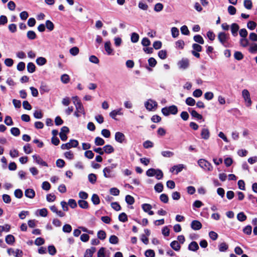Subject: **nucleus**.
<instances>
[{
	"label": "nucleus",
	"instance_id": "nucleus-25",
	"mask_svg": "<svg viewBox=\"0 0 257 257\" xmlns=\"http://www.w3.org/2000/svg\"><path fill=\"white\" fill-rule=\"evenodd\" d=\"M104 153L106 154H110L114 152V148L110 145H106L103 148Z\"/></svg>",
	"mask_w": 257,
	"mask_h": 257
},
{
	"label": "nucleus",
	"instance_id": "nucleus-26",
	"mask_svg": "<svg viewBox=\"0 0 257 257\" xmlns=\"http://www.w3.org/2000/svg\"><path fill=\"white\" fill-rule=\"evenodd\" d=\"M78 205L79 207L83 209H87L88 208L89 205L88 203L86 201L84 200H79L78 201Z\"/></svg>",
	"mask_w": 257,
	"mask_h": 257
},
{
	"label": "nucleus",
	"instance_id": "nucleus-31",
	"mask_svg": "<svg viewBox=\"0 0 257 257\" xmlns=\"http://www.w3.org/2000/svg\"><path fill=\"white\" fill-rule=\"evenodd\" d=\"M164 186L162 183H158L156 184L154 187V189L156 192L160 193L163 190Z\"/></svg>",
	"mask_w": 257,
	"mask_h": 257
},
{
	"label": "nucleus",
	"instance_id": "nucleus-21",
	"mask_svg": "<svg viewBox=\"0 0 257 257\" xmlns=\"http://www.w3.org/2000/svg\"><path fill=\"white\" fill-rule=\"evenodd\" d=\"M199 248L198 243L196 241H192L188 246V249L195 251Z\"/></svg>",
	"mask_w": 257,
	"mask_h": 257
},
{
	"label": "nucleus",
	"instance_id": "nucleus-9",
	"mask_svg": "<svg viewBox=\"0 0 257 257\" xmlns=\"http://www.w3.org/2000/svg\"><path fill=\"white\" fill-rule=\"evenodd\" d=\"M177 65L179 69L183 70L186 69L189 65V60L187 58H183L178 62Z\"/></svg>",
	"mask_w": 257,
	"mask_h": 257
},
{
	"label": "nucleus",
	"instance_id": "nucleus-33",
	"mask_svg": "<svg viewBox=\"0 0 257 257\" xmlns=\"http://www.w3.org/2000/svg\"><path fill=\"white\" fill-rule=\"evenodd\" d=\"M36 69V67L35 64L32 62H29L27 65V70L28 71L31 73L35 72Z\"/></svg>",
	"mask_w": 257,
	"mask_h": 257
},
{
	"label": "nucleus",
	"instance_id": "nucleus-32",
	"mask_svg": "<svg viewBox=\"0 0 257 257\" xmlns=\"http://www.w3.org/2000/svg\"><path fill=\"white\" fill-rule=\"evenodd\" d=\"M88 179L89 181L92 184H94L97 179L96 175L94 174L91 173L88 175Z\"/></svg>",
	"mask_w": 257,
	"mask_h": 257
},
{
	"label": "nucleus",
	"instance_id": "nucleus-15",
	"mask_svg": "<svg viewBox=\"0 0 257 257\" xmlns=\"http://www.w3.org/2000/svg\"><path fill=\"white\" fill-rule=\"evenodd\" d=\"M75 106L76 111L84 115L85 114L84 107L81 101H78L77 103L75 102Z\"/></svg>",
	"mask_w": 257,
	"mask_h": 257
},
{
	"label": "nucleus",
	"instance_id": "nucleus-30",
	"mask_svg": "<svg viewBox=\"0 0 257 257\" xmlns=\"http://www.w3.org/2000/svg\"><path fill=\"white\" fill-rule=\"evenodd\" d=\"M47 62L46 59L44 57H40L36 59V63L39 66H43Z\"/></svg>",
	"mask_w": 257,
	"mask_h": 257
},
{
	"label": "nucleus",
	"instance_id": "nucleus-54",
	"mask_svg": "<svg viewBox=\"0 0 257 257\" xmlns=\"http://www.w3.org/2000/svg\"><path fill=\"white\" fill-rule=\"evenodd\" d=\"M63 231L65 233H70L72 231V227L70 224H66L63 226Z\"/></svg>",
	"mask_w": 257,
	"mask_h": 257
},
{
	"label": "nucleus",
	"instance_id": "nucleus-57",
	"mask_svg": "<svg viewBox=\"0 0 257 257\" xmlns=\"http://www.w3.org/2000/svg\"><path fill=\"white\" fill-rule=\"evenodd\" d=\"M171 34L173 38H176L179 35V30L176 27H173L171 29Z\"/></svg>",
	"mask_w": 257,
	"mask_h": 257
},
{
	"label": "nucleus",
	"instance_id": "nucleus-62",
	"mask_svg": "<svg viewBox=\"0 0 257 257\" xmlns=\"http://www.w3.org/2000/svg\"><path fill=\"white\" fill-rule=\"evenodd\" d=\"M158 56L161 59H165L167 58V51L164 50L159 51L158 52Z\"/></svg>",
	"mask_w": 257,
	"mask_h": 257
},
{
	"label": "nucleus",
	"instance_id": "nucleus-17",
	"mask_svg": "<svg viewBox=\"0 0 257 257\" xmlns=\"http://www.w3.org/2000/svg\"><path fill=\"white\" fill-rule=\"evenodd\" d=\"M239 28L238 25L236 23H233L231 25V32L233 36L236 37L237 35V32Z\"/></svg>",
	"mask_w": 257,
	"mask_h": 257
},
{
	"label": "nucleus",
	"instance_id": "nucleus-19",
	"mask_svg": "<svg viewBox=\"0 0 257 257\" xmlns=\"http://www.w3.org/2000/svg\"><path fill=\"white\" fill-rule=\"evenodd\" d=\"M201 136L204 140H208L210 137V133L208 128H203L201 133Z\"/></svg>",
	"mask_w": 257,
	"mask_h": 257
},
{
	"label": "nucleus",
	"instance_id": "nucleus-40",
	"mask_svg": "<svg viewBox=\"0 0 257 257\" xmlns=\"http://www.w3.org/2000/svg\"><path fill=\"white\" fill-rule=\"evenodd\" d=\"M244 7L247 10L251 9L252 4L251 0H244L243 2Z\"/></svg>",
	"mask_w": 257,
	"mask_h": 257
},
{
	"label": "nucleus",
	"instance_id": "nucleus-41",
	"mask_svg": "<svg viewBox=\"0 0 257 257\" xmlns=\"http://www.w3.org/2000/svg\"><path fill=\"white\" fill-rule=\"evenodd\" d=\"M118 219L122 222H126L127 221V215L124 212L120 213L118 216Z\"/></svg>",
	"mask_w": 257,
	"mask_h": 257
},
{
	"label": "nucleus",
	"instance_id": "nucleus-24",
	"mask_svg": "<svg viewBox=\"0 0 257 257\" xmlns=\"http://www.w3.org/2000/svg\"><path fill=\"white\" fill-rule=\"evenodd\" d=\"M171 247L175 251H179L180 249L181 246L177 240H174L170 243Z\"/></svg>",
	"mask_w": 257,
	"mask_h": 257
},
{
	"label": "nucleus",
	"instance_id": "nucleus-8",
	"mask_svg": "<svg viewBox=\"0 0 257 257\" xmlns=\"http://www.w3.org/2000/svg\"><path fill=\"white\" fill-rule=\"evenodd\" d=\"M7 252L9 255H14L16 257H22L23 255V251L19 249L15 250L14 249L10 248L8 249Z\"/></svg>",
	"mask_w": 257,
	"mask_h": 257
},
{
	"label": "nucleus",
	"instance_id": "nucleus-28",
	"mask_svg": "<svg viewBox=\"0 0 257 257\" xmlns=\"http://www.w3.org/2000/svg\"><path fill=\"white\" fill-rule=\"evenodd\" d=\"M228 245L225 242H222L218 245L219 250L220 252H224L227 250Z\"/></svg>",
	"mask_w": 257,
	"mask_h": 257
},
{
	"label": "nucleus",
	"instance_id": "nucleus-47",
	"mask_svg": "<svg viewBox=\"0 0 257 257\" xmlns=\"http://www.w3.org/2000/svg\"><path fill=\"white\" fill-rule=\"evenodd\" d=\"M131 41L133 43H137L139 39V35L136 33H133L131 37Z\"/></svg>",
	"mask_w": 257,
	"mask_h": 257
},
{
	"label": "nucleus",
	"instance_id": "nucleus-16",
	"mask_svg": "<svg viewBox=\"0 0 257 257\" xmlns=\"http://www.w3.org/2000/svg\"><path fill=\"white\" fill-rule=\"evenodd\" d=\"M25 195L28 198L32 199L35 196V192L32 189H27L25 191Z\"/></svg>",
	"mask_w": 257,
	"mask_h": 257
},
{
	"label": "nucleus",
	"instance_id": "nucleus-45",
	"mask_svg": "<svg viewBox=\"0 0 257 257\" xmlns=\"http://www.w3.org/2000/svg\"><path fill=\"white\" fill-rule=\"evenodd\" d=\"M246 216L242 212H239L237 215V219L241 222L245 221L246 219Z\"/></svg>",
	"mask_w": 257,
	"mask_h": 257
},
{
	"label": "nucleus",
	"instance_id": "nucleus-12",
	"mask_svg": "<svg viewBox=\"0 0 257 257\" xmlns=\"http://www.w3.org/2000/svg\"><path fill=\"white\" fill-rule=\"evenodd\" d=\"M125 137L124 135L119 132H117L115 133V140L119 143H122L124 140H125Z\"/></svg>",
	"mask_w": 257,
	"mask_h": 257
},
{
	"label": "nucleus",
	"instance_id": "nucleus-56",
	"mask_svg": "<svg viewBox=\"0 0 257 257\" xmlns=\"http://www.w3.org/2000/svg\"><path fill=\"white\" fill-rule=\"evenodd\" d=\"M251 231H252V227L249 225L246 226L243 229V232H244V233H245L247 235L251 234Z\"/></svg>",
	"mask_w": 257,
	"mask_h": 257
},
{
	"label": "nucleus",
	"instance_id": "nucleus-6",
	"mask_svg": "<svg viewBox=\"0 0 257 257\" xmlns=\"http://www.w3.org/2000/svg\"><path fill=\"white\" fill-rule=\"evenodd\" d=\"M78 141L76 140H70L69 142L61 145V148L62 150H68L71 148H76L78 146Z\"/></svg>",
	"mask_w": 257,
	"mask_h": 257
},
{
	"label": "nucleus",
	"instance_id": "nucleus-3",
	"mask_svg": "<svg viewBox=\"0 0 257 257\" xmlns=\"http://www.w3.org/2000/svg\"><path fill=\"white\" fill-rule=\"evenodd\" d=\"M161 111L163 115L167 116L169 115L170 114L175 115L178 113V108L175 105H172L169 107H163Z\"/></svg>",
	"mask_w": 257,
	"mask_h": 257
},
{
	"label": "nucleus",
	"instance_id": "nucleus-29",
	"mask_svg": "<svg viewBox=\"0 0 257 257\" xmlns=\"http://www.w3.org/2000/svg\"><path fill=\"white\" fill-rule=\"evenodd\" d=\"M40 90L41 93L43 94L44 92H48L49 91V88L46 84L42 83L41 85Z\"/></svg>",
	"mask_w": 257,
	"mask_h": 257
},
{
	"label": "nucleus",
	"instance_id": "nucleus-34",
	"mask_svg": "<svg viewBox=\"0 0 257 257\" xmlns=\"http://www.w3.org/2000/svg\"><path fill=\"white\" fill-rule=\"evenodd\" d=\"M91 201L94 205H98L100 203V199L98 196L96 194H93L91 197Z\"/></svg>",
	"mask_w": 257,
	"mask_h": 257
},
{
	"label": "nucleus",
	"instance_id": "nucleus-42",
	"mask_svg": "<svg viewBox=\"0 0 257 257\" xmlns=\"http://www.w3.org/2000/svg\"><path fill=\"white\" fill-rule=\"evenodd\" d=\"M162 155L166 158H171L174 155V153L169 151H164L161 152Z\"/></svg>",
	"mask_w": 257,
	"mask_h": 257
},
{
	"label": "nucleus",
	"instance_id": "nucleus-51",
	"mask_svg": "<svg viewBox=\"0 0 257 257\" xmlns=\"http://www.w3.org/2000/svg\"><path fill=\"white\" fill-rule=\"evenodd\" d=\"M234 57L237 60H241L243 58V55L239 51H235L234 54Z\"/></svg>",
	"mask_w": 257,
	"mask_h": 257
},
{
	"label": "nucleus",
	"instance_id": "nucleus-63",
	"mask_svg": "<svg viewBox=\"0 0 257 257\" xmlns=\"http://www.w3.org/2000/svg\"><path fill=\"white\" fill-rule=\"evenodd\" d=\"M24 151L26 154H29L32 152V149L29 144H27L24 146Z\"/></svg>",
	"mask_w": 257,
	"mask_h": 257
},
{
	"label": "nucleus",
	"instance_id": "nucleus-36",
	"mask_svg": "<svg viewBox=\"0 0 257 257\" xmlns=\"http://www.w3.org/2000/svg\"><path fill=\"white\" fill-rule=\"evenodd\" d=\"M142 208L144 212L148 213L150 210L152 209V206L151 204L148 203H144L142 205Z\"/></svg>",
	"mask_w": 257,
	"mask_h": 257
},
{
	"label": "nucleus",
	"instance_id": "nucleus-20",
	"mask_svg": "<svg viewBox=\"0 0 257 257\" xmlns=\"http://www.w3.org/2000/svg\"><path fill=\"white\" fill-rule=\"evenodd\" d=\"M104 49L108 55H111L113 50L111 47V43L110 41H107L104 44Z\"/></svg>",
	"mask_w": 257,
	"mask_h": 257
},
{
	"label": "nucleus",
	"instance_id": "nucleus-58",
	"mask_svg": "<svg viewBox=\"0 0 257 257\" xmlns=\"http://www.w3.org/2000/svg\"><path fill=\"white\" fill-rule=\"evenodd\" d=\"M248 50L250 53L252 54L257 53V44L255 43L251 44Z\"/></svg>",
	"mask_w": 257,
	"mask_h": 257
},
{
	"label": "nucleus",
	"instance_id": "nucleus-11",
	"mask_svg": "<svg viewBox=\"0 0 257 257\" xmlns=\"http://www.w3.org/2000/svg\"><path fill=\"white\" fill-rule=\"evenodd\" d=\"M33 158L37 164L43 166H48L47 163L46 162L44 161L39 156L37 155H34L33 156Z\"/></svg>",
	"mask_w": 257,
	"mask_h": 257
},
{
	"label": "nucleus",
	"instance_id": "nucleus-61",
	"mask_svg": "<svg viewBox=\"0 0 257 257\" xmlns=\"http://www.w3.org/2000/svg\"><path fill=\"white\" fill-rule=\"evenodd\" d=\"M184 42L179 40L176 42V47L179 49H183L184 46Z\"/></svg>",
	"mask_w": 257,
	"mask_h": 257
},
{
	"label": "nucleus",
	"instance_id": "nucleus-35",
	"mask_svg": "<svg viewBox=\"0 0 257 257\" xmlns=\"http://www.w3.org/2000/svg\"><path fill=\"white\" fill-rule=\"evenodd\" d=\"M239 44L242 47H246L249 45V41L246 38H241L239 41Z\"/></svg>",
	"mask_w": 257,
	"mask_h": 257
},
{
	"label": "nucleus",
	"instance_id": "nucleus-44",
	"mask_svg": "<svg viewBox=\"0 0 257 257\" xmlns=\"http://www.w3.org/2000/svg\"><path fill=\"white\" fill-rule=\"evenodd\" d=\"M48 250L49 253L51 255H55L57 252L56 249L53 245L48 246Z\"/></svg>",
	"mask_w": 257,
	"mask_h": 257
},
{
	"label": "nucleus",
	"instance_id": "nucleus-49",
	"mask_svg": "<svg viewBox=\"0 0 257 257\" xmlns=\"http://www.w3.org/2000/svg\"><path fill=\"white\" fill-rule=\"evenodd\" d=\"M97 237L100 240H104L106 238V233L104 231L101 230L97 232Z\"/></svg>",
	"mask_w": 257,
	"mask_h": 257
},
{
	"label": "nucleus",
	"instance_id": "nucleus-10",
	"mask_svg": "<svg viewBox=\"0 0 257 257\" xmlns=\"http://www.w3.org/2000/svg\"><path fill=\"white\" fill-rule=\"evenodd\" d=\"M184 168L185 166L183 164H179L173 166L171 168L170 171L172 173L175 172V174H177L179 172H181Z\"/></svg>",
	"mask_w": 257,
	"mask_h": 257
},
{
	"label": "nucleus",
	"instance_id": "nucleus-1",
	"mask_svg": "<svg viewBox=\"0 0 257 257\" xmlns=\"http://www.w3.org/2000/svg\"><path fill=\"white\" fill-rule=\"evenodd\" d=\"M116 167V164H112L110 166L104 168L103 170V176L105 178H110L115 177L113 169Z\"/></svg>",
	"mask_w": 257,
	"mask_h": 257
},
{
	"label": "nucleus",
	"instance_id": "nucleus-52",
	"mask_svg": "<svg viewBox=\"0 0 257 257\" xmlns=\"http://www.w3.org/2000/svg\"><path fill=\"white\" fill-rule=\"evenodd\" d=\"M157 169L151 168L148 169L146 172V175L148 177H153L155 175V174L156 173Z\"/></svg>",
	"mask_w": 257,
	"mask_h": 257
},
{
	"label": "nucleus",
	"instance_id": "nucleus-48",
	"mask_svg": "<svg viewBox=\"0 0 257 257\" xmlns=\"http://www.w3.org/2000/svg\"><path fill=\"white\" fill-rule=\"evenodd\" d=\"M125 200L126 202L130 205H132L135 202L134 197L130 195H127L125 196Z\"/></svg>",
	"mask_w": 257,
	"mask_h": 257
},
{
	"label": "nucleus",
	"instance_id": "nucleus-59",
	"mask_svg": "<svg viewBox=\"0 0 257 257\" xmlns=\"http://www.w3.org/2000/svg\"><path fill=\"white\" fill-rule=\"evenodd\" d=\"M145 255L146 257H154L155 253L153 250L149 249L145 251Z\"/></svg>",
	"mask_w": 257,
	"mask_h": 257
},
{
	"label": "nucleus",
	"instance_id": "nucleus-4",
	"mask_svg": "<svg viewBox=\"0 0 257 257\" xmlns=\"http://www.w3.org/2000/svg\"><path fill=\"white\" fill-rule=\"evenodd\" d=\"M145 106L149 111H154L158 107L157 102L152 99H149L145 102Z\"/></svg>",
	"mask_w": 257,
	"mask_h": 257
},
{
	"label": "nucleus",
	"instance_id": "nucleus-43",
	"mask_svg": "<svg viewBox=\"0 0 257 257\" xmlns=\"http://www.w3.org/2000/svg\"><path fill=\"white\" fill-rule=\"evenodd\" d=\"M27 37L30 40H34L36 38V34L33 31H29L27 34Z\"/></svg>",
	"mask_w": 257,
	"mask_h": 257
},
{
	"label": "nucleus",
	"instance_id": "nucleus-37",
	"mask_svg": "<svg viewBox=\"0 0 257 257\" xmlns=\"http://www.w3.org/2000/svg\"><path fill=\"white\" fill-rule=\"evenodd\" d=\"M194 40L199 44H204V40L201 36L200 35H196L194 36L193 38Z\"/></svg>",
	"mask_w": 257,
	"mask_h": 257
},
{
	"label": "nucleus",
	"instance_id": "nucleus-13",
	"mask_svg": "<svg viewBox=\"0 0 257 257\" xmlns=\"http://www.w3.org/2000/svg\"><path fill=\"white\" fill-rule=\"evenodd\" d=\"M202 226V224L198 220H193L191 223V227L194 230H199Z\"/></svg>",
	"mask_w": 257,
	"mask_h": 257
},
{
	"label": "nucleus",
	"instance_id": "nucleus-22",
	"mask_svg": "<svg viewBox=\"0 0 257 257\" xmlns=\"http://www.w3.org/2000/svg\"><path fill=\"white\" fill-rule=\"evenodd\" d=\"M121 109L113 110L109 113V116L113 119H115V116L117 115H122V113L121 112Z\"/></svg>",
	"mask_w": 257,
	"mask_h": 257
},
{
	"label": "nucleus",
	"instance_id": "nucleus-7",
	"mask_svg": "<svg viewBox=\"0 0 257 257\" xmlns=\"http://www.w3.org/2000/svg\"><path fill=\"white\" fill-rule=\"evenodd\" d=\"M242 96L245 102L246 106L247 107L251 105L252 101L250 98V93L248 90L243 89L242 91Z\"/></svg>",
	"mask_w": 257,
	"mask_h": 257
},
{
	"label": "nucleus",
	"instance_id": "nucleus-27",
	"mask_svg": "<svg viewBox=\"0 0 257 257\" xmlns=\"http://www.w3.org/2000/svg\"><path fill=\"white\" fill-rule=\"evenodd\" d=\"M10 225L7 224L4 225H0V236L2 235V232L3 231L8 232L10 231Z\"/></svg>",
	"mask_w": 257,
	"mask_h": 257
},
{
	"label": "nucleus",
	"instance_id": "nucleus-60",
	"mask_svg": "<svg viewBox=\"0 0 257 257\" xmlns=\"http://www.w3.org/2000/svg\"><path fill=\"white\" fill-rule=\"evenodd\" d=\"M11 134L14 136L17 137L20 134V131L18 127H12L11 129Z\"/></svg>",
	"mask_w": 257,
	"mask_h": 257
},
{
	"label": "nucleus",
	"instance_id": "nucleus-53",
	"mask_svg": "<svg viewBox=\"0 0 257 257\" xmlns=\"http://www.w3.org/2000/svg\"><path fill=\"white\" fill-rule=\"evenodd\" d=\"M109 241L110 243L115 244L118 243V238L116 236L112 235L110 236Z\"/></svg>",
	"mask_w": 257,
	"mask_h": 257
},
{
	"label": "nucleus",
	"instance_id": "nucleus-64",
	"mask_svg": "<svg viewBox=\"0 0 257 257\" xmlns=\"http://www.w3.org/2000/svg\"><path fill=\"white\" fill-rule=\"evenodd\" d=\"M79 50L77 47H74L71 48L69 50L70 53L73 56L77 55L79 53Z\"/></svg>",
	"mask_w": 257,
	"mask_h": 257
},
{
	"label": "nucleus",
	"instance_id": "nucleus-39",
	"mask_svg": "<svg viewBox=\"0 0 257 257\" xmlns=\"http://www.w3.org/2000/svg\"><path fill=\"white\" fill-rule=\"evenodd\" d=\"M61 81L64 84L68 83L70 81V77L68 74H64L61 76Z\"/></svg>",
	"mask_w": 257,
	"mask_h": 257
},
{
	"label": "nucleus",
	"instance_id": "nucleus-46",
	"mask_svg": "<svg viewBox=\"0 0 257 257\" xmlns=\"http://www.w3.org/2000/svg\"><path fill=\"white\" fill-rule=\"evenodd\" d=\"M185 102L188 105L194 106L195 104L196 101L193 98L189 97L186 98Z\"/></svg>",
	"mask_w": 257,
	"mask_h": 257
},
{
	"label": "nucleus",
	"instance_id": "nucleus-5",
	"mask_svg": "<svg viewBox=\"0 0 257 257\" xmlns=\"http://www.w3.org/2000/svg\"><path fill=\"white\" fill-rule=\"evenodd\" d=\"M199 166L204 170L210 171L212 170L213 167L211 164L204 159H200L198 161Z\"/></svg>",
	"mask_w": 257,
	"mask_h": 257
},
{
	"label": "nucleus",
	"instance_id": "nucleus-18",
	"mask_svg": "<svg viewBox=\"0 0 257 257\" xmlns=\"http://www.w3.org/2000/svg\"><path fill=\"white\" fill-rule=\"evenodd\" d=\"M95 251L96 248L95 247H91L87 249L84 253V257H92Z\"/></svg>",
	"mask_w": 257,
	"mask_h": 257
},
{
	"label": "nucleus",
	"instance_id": "nucleus-2",
	"mask_svg": "<svg viewBox=\"0 0 257 257\" xmlns=\"http://www.w3.org/2000/svg\"><path fill=\"white\" fill-rule=\"evenodd\" d=\"M217 38L220 43L226 48L229 47V43L228 42L229 35L224 32H220L218 33Z\"/></svg>",
	"mask_w": 257,
	"mask_h": 257
},
{
	"label": "nucleus",
	"instance_id": "nucleus-55",
	"mask_svg": "<svg viewBox=\"0 0 257 257\" xmlns=\"http://www.w3.org/2000/svg\"><path fill=\"white\" fill-rule=\"evenodd\" d=\"M256 26V24L253 21H250L247 24V27L250 30H254Z\"/></svg>",
	"mask_w": 257,
	"mask_h": 257
},
{
	"label": "nucleus",
	"instance_id": "nucleus-38",
	"mask_svg": "<svg viewBox=\"0 0 257 257\" xmlns=\"http://www.w3.org/2000/svg\"><path fill=\"white\" fill-rule=\"evenodd\" d=\"M95 144L96 146H102L104 144V140L100 137H97L95 139Z\"/></svg>",
	"mask_w": 257,
	"mask_h": 257
},
{
	"label": "nucleus",
	"instance_id": "nucleus-50",
	"mask_svg": "<svg viewBox=\"0 0 257 257\" xmlns=\"http://www.w3.org/2000/svg\"><path fill=\"white\" fill-rule=\"evenodd\" d=\"M47 29L49 31H52L54 28V25L53 23L50 20H47L46 21V26Z\"/></svg>",
	"mask_w": 257,
	"mask_h": 257
},
{
	"label": "nucleus",
	"instance_id": "nucleus-23",
	"mask_svg": "<svg viewBox=\"0 0 257 257\" xmlns=\"http://www.w3.org/2000/svg\"><path fill=\"white\" fill-rule=\"evenodd\" d=\"M5 240L7 243L12 245L14 243L15 238L13 235L9 234L6 236Z\"/></svg>",
	"mask_w": 257,
	"mask_h": 257
},
{
	"label": "nucleus",
	"instance_id": "nucleus-14",
	"mask_svg": "<svg viewBox=\"0 0 257 257\" xmlns=\"http://www.w3.org/2000/svg\"><path fill=\"white\" fill-rule=\"evenodd\" d=\"M188 110L191 116L195 118L197 120H201L203 119V116L202 115L198 113L196 110L190 108H189Z\"/></svg>",
	"mask_w": 257,
	"mask_h": 257
}]
</instances>
